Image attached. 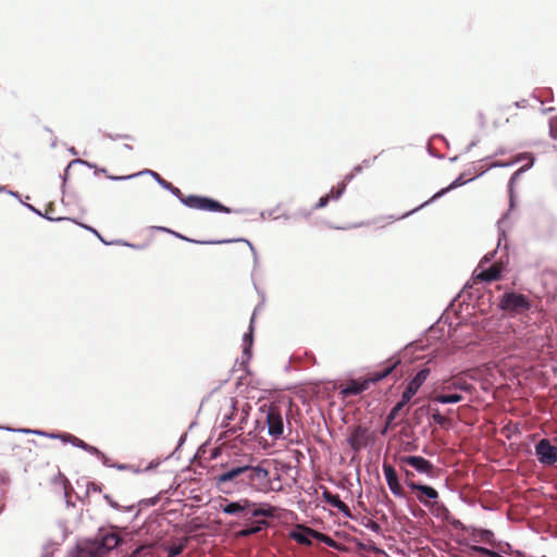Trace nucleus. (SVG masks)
I'll return each mask as SVG.
<instances>
[{
    "label": "nucleus",
    "mask_w": 557,
    "mask_h": 557,
    "mask_svg": "<svg viewBox=\"0 0 557 557\" xmlns=\"http://www.w3.org/2000/svg\"><path fill=\"white\" fill-rule=\"evenodd\" d=\"M329 201H330V196L329 195L322 196L318 200V202L314 205V209L318 210V209H322V208L326 207Z\"/></svg>",
    "instance_id": "3c124183"
},
{
    "label": "nucleus",
    "mask_w": 557,
    "mask_h": 557,
    "mask_svg": "<svg viewBox=\"0 0 557 557\" xmlns=\"http://www.w3.org/2000/svg\"><path fill=\"white\" fill-rule=\"evenodd\" d=\"M111 243H112V245H124V246L132 247V248L135 247L134 245L128 244V243H126V242H124L122 239H117V240H114V242H111Z\"/></svg>",
    "instance_id": "e2e57ef3"
},
{
    "label": "nucleus",
    "mask_w": 557,
    "mask_h": 557,
    "mask_svg": "<svg viewBox=\"0 0 557 557\" xmlns=\"http://www.w3.org/2000/svg\"><path fill=\"white\" fill-rule=\"evenodd\" d=\"M400 362L401 361L399 357H392L389 360H387V363L381 371L373 372L369 377H367L369 385L375 384L386 379Z\"/></svg>",
    "instance_id": "412c9836"
},
{
    "label": "nucleus",
    "mask_w": 557,
    "mask_h": 557,
    "mask_svg": "<svg viewBox=\"0 0 557 557\" xmlns=\"http://www.w3.org/2000/svg\"><path fill=\"white\" fill-rule=\"evenodd\" d=\"M318 535V531L305 525L297 524L294 529H292L288 533V536L304 546H311L312 539Z\"/></svg>",
    "instance_id": "dca6fc26"
},
{
    "label": "nucleus",
    "mask_w": 557,
    "mask_h": 557,
    "mask_svg": "<svg viewBox=\"0 0 557 557\" xmlns=\"http://www.w3.org/2000/svg\"><path fill=\"white\" fill-rule=\"evenodd\" d=\"M503 242H505L504 249L507 250L508 245H507V237H506L505 231L499 228L497 248L483 256V258L480 261V267H482L484 263H490L495 258V256L497 253V249L502 246Z\"/></svg>",
    "instance_id": "bb28decb"
},
{
    "label": "nucleus",
    "mask_w": 557,
    "mask_h": 557,
    "mask_svg": "<svg viewBox=\"0 0 557 557\" xmlns=\"http://www.w3.org/2000/svg\"><path fill=\"white\" fill-rule=\"evenodd\" d=\"M160 230L163 232L171 233L172 235H174L175 237H177L182 240L194 243V244H199V245H220V244H228V243H234V242H243V243H246L248 245L249 249L251 250L255 263H257V261H258V253H257L256 248L248 239H245V238L221 239V240H196V239L188 238L185 235H182V234H180L175 231H172L170 228H166V227H160Z\"/></svg>",
    "instance_id": "f8f14e48"
},
{
    "label": "nucleus",
    "mask_w": 557,
    "mask_h": 557,
    "mask_svg": "<svg viewBox=\"0 0 557 557\" xmlns=\"http://www.w3.org/2000/svg\"><path fill=\"white\" fill-rule=\"evenodd\" d=\"M322 498L336 508L338 511H341L345 517L351 518V512L347 504H345L338 494L331 493L327 488H323L322 491Z\"/></svg>",
    "instance_id": "4be33fe9"
},
{
    "label": "nucleus",
    "mask_w": 557,
    "mask_h": 557,
    "mask_svg": "<svg viewBox=\"0 0 557 557\" xmlns=\"http://www.w3.org/2000/svg\"><path fill=\"white\" fill-rule=\"evenodd\" d=\"M138 174H139V176H141V175H149V176H151L157 182V184L160 187H162L163 189L168 188L169 182L165 181L164 178H162L161 175L159 173H157L156 171H152V170H149V169H145L143 171H139Z\"/></svg>",
    "instance_id": "7c9ffc66"
},
{
    "label": "nucleus",
    "mask_w": 557,
    "mask_h": 557,
    "mask_svg": "<svg viewBox=\"0 0 557 557\" xmlns=\"http://www.w3.org/2000/svg\"><path fill=\"white\" fill-rule=\"evenodd\" d=\"M271 488L270 471L262 465H240L239 493L248 490L268 492Z\"/></svg>",
    "instance_id": "7ed1b4c3"
},
{
    "label": "nucleus",
    "mask_w": 557,
    "mask_h": 557,
    "mask_svg": "<svg viewBox=\"0 0 557 557\" xmlns=\"http://www.w3.org/2000/svg\"><path fill=\"white\" fill-rule=\"evenodd\" d=\"M104 136L111 140H117V139H133L131 135L127 134H111L106 133Z\"/></svg>",
    "instance_id": "09e8293b"
},
{
    "label": "nucleus",
    "mask_w": 557,
    "mask_h": 557,
    "mask_svg": "<svg viewBox=\"0 0 557 557\" xmlns=\"http://www.w3.org/2000/svg\"><path fill=\"white\" fill-rule=\"evenodd\" d=\"M408 488L416 493L417 499L424 507H429L433 502L438 499V492L431 485H426L412 480H405Z\"/></svg>",
    "instance_id": "6e6552de"
},
{
    "label": "nucleus",
    "mask_w": 557,
    "mask_h": 557,
    "mask_svg": "<svg viewBox=\"0 0 557 557\" xmlns=\"http://www.w3.org/2000/svg\"><path fill=\"white\" fill-rule=\"evenodd\" d=\"M515 162H503V161H496L494 162L491 168H506L512 165Z\"/></svg>",
    "instance_id": "6e6d98bb"
},
{
    "label": "nucleus",
    "mask_w": 557,
    "mask_h": 557,
    "mask_svg": "<svg viewBox=\"0 0 557 557\" xmlns=\"http://www.w3.org/2000/svg\"><path fill=\"white\" fill-rule=\"evenodd\" d=\"M479 143V139H473L466 148V151H470L473 147H475Z\"/></svg>",
    "instance_id": "69168bd1"
},
{
    "label": "nucleus",
    "mask_w": 557,
    "mask_h": 557,
    "mask_svg": "<svg viewBox=\"0 0 557 557\" xmlns=\"http://www.w3.org/2000/svg\"><path fill=\"white\" fill-rule=\"evenodd\" d=\"M20 432H23V433H33V434H37L39 436H45V437H49V435H57V433H49V432H46V431H39V430H30V429H21L18 430Z\"/></svg>",
    "instance_id": "49530a36"
},
{
    "label": "nucleus",
    "mask_w": 557,
    "mask_h": 557,
    "mask_svg": "<svg viewBox=\"0 0 557 557\" xmlns=\"http://www.w3.org/2000/svg\"><path fill=\"white\" fill-rule=\"evenodd\" d=\"M256 311L253 312L248 331L243 336V354L247 357V359L251 358V347L253 343V322H255Z\"/></svg>",
    "instance_id": "393cba45"
},
{
    "label": "nucleus",
    "mask_w": 557,
    "mask_h": 557,
    "mask_svg": "<svg viewBox=\"0 0 557 557\" xmlns=\"http://www.w3.org/2000/svg\"><path fill=\"white\" fill-rule=\"evenodd\" d=\"M364 527L375 533H380L382 530L381 525L371 519H368L367 523H364Z\"/></svg>",
    "instance_id": "c03bdc74"
},
{
    "label": "nucleus",
    "mask_w": 557,
    "mask_h": 557,
    "mask_svg": "<svg viewBox=\"0 0 557 557\" xmlns=\"http://www.w3.org/2000/svg\"><path fill=\"white\" fill-rule=\"evenodd\" d=\"M472 552H474L475 554H478L479 556H482V557H490L491 555V550L490 548L487 547H484V546H472Z\"/></svg>",
    "instance_id": "a19ab883"
},
{
    "label": "nucleus",
    "mask_w": 557,
    "mask_h": 557,
    "mask_svg": "<svg viewBox=\"0 0 557 557\" xmlns=\"http://www.w3.org/2000/svg\"><path fill=\"white\" fill-rule=\"evenodd\" d=\"M147 549L148 547L146 545H139L132 552L129 557H144Z\"/></svg>",
    "instance_id": "de8ad7c7"
},
{
    "label": "nucleus",
    "mask_w": 557,
    "mask_h": 557,
    "mask_svg": "<svg viewBox=\"0 0 557 557\" xmlns=\"http://www.w3.org/2000/svg\"><path fill=\"white\" fill-rule=\"evenodd\" d=\"M74 437V435L70 433H57V435H49V438H58L63 443H70V441Z\"/></svg>",
    "instance_id": "a18cd8bd"
},
{
    "label": "nucleus",
    "mask_w": 557,
    "mask_h": 557,
    "mask_svg": "<svg viewBox=\"0 0 557 557\" xmlns=\"http://www.w3.org/2000/svg\"><path fill=\"white\" fill-rule=\"evenodd\" d=\"M497 306L509 318H516L531 310L532 300L521 293L508 290L499 296Z\"/></svg>",
    "instance_id": "20e7f679"
},
{
    "label": "nucleus",
    "mask_w": 557,
    "mask_h": 557,
    "mask_svg": "<svg viewBox=\"0 0 557 557\" xmlns=\"http://www.w3.org/2000/svg\"><path fill=\"white\" fill-rule=\"evenodd\" d=\"M188 539L183 537L178 543H174L171 545H163V549L168 553V557H177L180 556L187 546Z\"/></svg>",
    "instance_id": "cd10ccee"
},
{
    "label": "nucleus",
    "mask_w": 557,
    "mask_h": 557,
    "mask_svg": "<svg viewBox=\"0 0 557 557\" xmlns=\"http://www.w3.org/2000/svg\"><path fill=\"white\" fill-rule=\"evenodd\" d=\"M71 166H72V165H70V163H69V164L66 165V168L64 169V173H63V175H60V177H61V178H62V181H63L62 188H64V186H65V182H66V180H67V177H69V172H70Z\"/></svg>",
    "instance_id": "4d7b16f0"
},
{
    "label": "nucleus",
    "mask_w": 557,
    "mask_h": 557,
    "mask_svg": "<svg viewBox=\"0 0 557 557\" xmlns=\"http://www.w3.org/2000/svg\"><path fill=\"white\" fill-rule=\"evenodd\" d=\"M549 136L557 140V116H553L548 121Z\"/></svg>",
    "instance_id": "58836bf2"
},
{
    "label": "nucleus",
    "mask_w": 557,
    "mask_h": 557,
    "mask_svg": "<svg viewBox=\"0 0 557 557\" xmlns=\"http://www.w3.org/2000/svg\"><path fill=\"white\" fill-rule=\"evenodd\" d=\"M533 164V161L531 162V164L529 165H524L522 168H520L518 171H516L510 180H509V208L510 210L515 207V198H513V184H515V181L519 177V175L521 173H523L524 171L529 170Z\"/></svg>",
    "instance_id": "c85d7f7f"
},
{
    "label": "nucleus",
    "mask_w": 557,
    "mask_h": 557,
    "mask_svg": "<svg viewBox=\"0 0 557 557\" xmlns=\"http://www.w3.org/2000/svg\"><path fill=\"white\" fill-rule=\"evenodd\" d=\"M98 458L101 459L102 465L106 466V467L116 468V469H120V470L125 468L124 465H113V463H110L109 458L102 451H101V455L98 456Z\"/></svg>",
    "instance_id": "79ce46f5"
},
{
    "label": "nucleus",
    "mask_w": 557,
    "mask_h": 557,
    "mask_svg": "<svg viewBox=\"0 0 557 557\" xmlns=\"http://www.w3.org/2000/svg\"><path fill=\"white\" fill-rule=\"evenodd\" d=\"M220 510L227 516L240 518L243 528L237 531V537H249L270 527L269 518L276 517V509L269 503H255L248 498L238 500L224 499Z\"/></svg>",
    "instance_id": "f257e3e1"
},
{
    "label": "nucleus",
    "mask_w": 557,
    "mask_h": 557,
    "mask_svg": "<svg viewBox=\"0 0 557 557\" xmlns=\"http://www.w3.org/2000/svg\"><path fill=\"white\" fill-rule=\"evenodd\" d=\"M433 404L430 400V404L423 405L417 409L418 412H425L429 414L430 419L443 429H448L451 425V420L445 416H443L438 408L433 407Z\"/></svg>",
    "instance_id": "6ab92c4d"
},
{
    "label": "nucleus",
    "mask_w": 557,
    "mask_h": 557,
    "mask_svg": "<svg viewBox=\"0 0 557 557\" xmlns=\"http://www.w3.org/2000/svg\"><path fill=\"white\" fill-rule=\"evenodd\" d=\"M74 164H82L89 169H96V166H97L95 163H91V162L83 160V159H74L70 162V165H74Z\"/></svg>",
    "instance_id": "8fccbe9b"
},
{
    "label": "nucleus",
    "mask_w": 557,
    "mask_h": 557,
    "mask_svg": "<svg viewBox=\"0 0 557 557\" xmlns=\"http://www.w3.org/2000/svg\"><path fill=\"white\" fill-rule=\"evenodd\" d=\"M314 539L327 545L329 547H336L335 541L331 539L329 535L318 532V535H315Z\"/></svg>",
    "instance_id": "e433bc0d"
},
{
    "label": "nucleus",
    "mask_w": 557,
    "mask_h": 557,
    "mask_svg": "<svg viewBox=\"0 0 557 557\" xmlns=\"http://www.w3.org/2000/svg\"><path fill=\"white\" fill-rule=\"evenodd\" d=\"M473 178H470V180H465L463 178V175H459L458 177H456L447 187L445 188H442L441 190L436 191L429 200H426L425 202H423L421 206H419L418 208L413 209L412 211H410L409 213L403 215V218L405 216H408L409 214L420 210L421 208L430 205L431 202L435 201L436 199L443 197L444 195H446L448 191L453 190V189H456L460 186H463L465 184H467L468 182H471Z\"/></svg>",
    "instance_id": "a211bd4d"
},
{
    "label": "nucleus",
    "mask_w": 557,
    "mask_h": 557,
    "mask_svg": "<svg viewBox=\"0 0 557 557\" xmlns=\"http://www.w3.org/2000/svg\"><path fill=\"white\" fill-rule=\"evenodd\" d=\"M370 387L367 379L349 381L342 389L344 396H357Z\"/></svg>",
    "instance_id": "5701e85b"
},
{
    "label": "nucleus",
    "mask_w": 557,
    "mask_h": 557,
    "mask_svg": "<svg viewBox=\"0 0 557 557\" xmlns=\"http://www.w3.org/2000/svg\"><path fill=\"white\" fill-rule=\"evenodd\" d=\"M330 199L337 200L342 197V191L335 190L334 188L330 191Z\"/></svg>",
    "instance_id": "13d9d810"
},
{
    "label": "nucleus",
    "mask_w": 557,
    "mask_h": 557,
    "mask_svg": "<svg viewBox=\"0 0 557 557\" xmlns=\"http://www.w3.org/2000/svg\"><path fill=\"white\" fill-rule=\"evenodd\" d=\"M355 177V173L351 171V173H348L345 175L343 182H345L346 184H348L349 182H351Z\"/></svg>",
    "instance_id": "0e129e2a"
},
{
    "label": "nucleus",
    "mask_w": 557,
    "mask_h": 557,
    "mask_svg": "<svg viewBox=\"0 0 557 557\" xmlns=\"http://www.w3.org/2000/svg\"><path fill=\"white\" fill-rule=\"evenodd\" d=\"M200 197L199 195H188L181 199V203L187 208L197 209L200 205Z\"/></svg>",
    "instance_id": "72a5a7b5"
},
{
    "label": "nucleus",
    "mask_w": 557,
    "mask_h": 557,
    "mask_svg": "<svg viewBox=\"0 0 557 557\" xmlns=\"http://www.w3.org/2000/svg\"><path fill=\"white\" fill-rule=\"evenodd\" d=\"M408 403H406L405 400H403L400 398L399 401H397L394 407L391 409V411L387 413L386 416V420L388 422H394V420L397 418V416L399 414V412L404 409V407L407 405Z\"/></svg>",
    "instance_id": "473e14b6"
},
{
    "label": "nucleus",
    "mask_w": 557,
    "mask_h": 557,
    "mask_svg": "<svg viewBox=\"0 0 557 557\" xmlns=\"http://www.w3.org/2000/svg\"><path fill=\"white\" fill-rule=\"evenodd\" d=\"M401 465L412 467L418 473L425 474L430 479L437 475L436 467L426 458L418 455L401 456L399 459Z\"/></svg>",
    "instance_id": "1a4fd4ad"
},
{
    "label": "nucleus",
    "mask_w": 557,
    "mask_h": 557,
    "mask_svg": "<svg viewBox=\"0 0 557 557\" xmlns=\"http://www.w3.org/2000/svg\"><path fill=\"white\" fill-rule=\"evenodd\" d=\"M265 426V419L264 416L261 413L260 418H257L255 420V429L252 431L248 432V435L251 437H257L260 432L264 430Z\"/></svg>",
    "instance_id": "f704fd0d"
},
{
    "label": "nucleus",
    "mask_w": 557,
    "mask_h": 557,
    "mask_svg": "<svg viewBox=\"0 0 557 557\" xmlns=\"http://www.w3.org/2000/svg\"><path fill=\"white\" fill-rule=\"evenodd\" d=\"M392 425V422H388L386 419H385V423H384V426L381 429L380 433L382 435H386L388 433V430Z\"/></svg>",
    "instance_id": "052dcab7"
},
{
    "label": "nucleus",
    "mask_w": 557,
    "mask_h": 557,
    "mask_svg": "<svg viewBox=\"0 0 557 557\" xmlns=\"http://www.w3.org/2000/svg\"><path fill=\"white\" fill-rule=\"evenodd\" d=\"M260 411L264 416L268 434L274 440L283 437L284 419L281 408L273 404L263 405Z\"/></svg>",
    "instance_id": "39448f33"
},
{
    "label": "nucleus",
    "mask_w": 557,
    "mask_h": 557,
    "mask_svg": "<svg viewBox=\"0 0 557 557\" xmlns=\"http://www.w3.org/2000/svg\"><path fill=\"white\" fill-rule=\"evenodd\" d=\"M139 174L138 172L137 173H133V174H128V175H107V177L112 181V182H124V181H129V180H133L135 177H138Z\"/></svg>",
    "instance_id": "c9c22d12"
},
{
    "label": "nucleus",
    "mask_w": 557,
    "mask_h": 557,
    "mask_svg": "<svg viewBox=\"0 0 557 557\" xmlns=\"http://www.w3.org/2000/svg\"><path fill=\"white\" fill-rule=\"evenodd\" d=\"M447 381L453 386V389H455L456 392H459V393H461V392L471 393L474 389L473 385H471L470 383H468L466 380H463L461 377L447 379Z\"/></svg>",
    "instance_id": "c756f323"
},
{
    "label": "nucleus",
    "mask_w": 557,
    "mask_h": 557,
    "mask_svg": "<svg viewBox=\"0 0 557 557\" xmlns=\"http://www.w3.org/2000/svg\"><path fill=\"white\" fill-rule=\"evenodd\" d=\"M215 487L223 494L239 493L240 465L225 469L214 476Z\"/></svg>",
    "instance_id": "423d86ee"
},
{
    "label": "nucleus",
    "mask_w": 557,
    "mask_h": 557,
    "mask_svg": "<svg viewBox=\"0 0 557 557\" xmlns=\"http://www.w3.org/2000/svg\"><path fill=\"white\" fill-rule=\"evenodd\" d=\"M534 454L543 466H553L557 462V446L547 438H542L535 444Z\"/></svg>",
    "instance_id": "9d476101"
},
{
    "label": "nucleus",
    "mask_w": 557,
    "mask_h": 557,
    "mask_svg": "<svg viewBox=\"0 0 557 557\" xmlns=\"http://www.w3.org/2000/svg\"><path fill=\"white\" fill-rule=\"evenodd\" d=\"M115 525L100 527L94 537L85 539V544L94 552L96 557H106L112 550L125 543Z\"/></svg>",
    "instance_id": "f03ea898"
},
{
    "label": "nucleus",
    "mask_w": 557,
    "mask_h": 557,
    "mask_svg": "<svg viewBox=\"0 0 557 557\" xmlns=\"http://www.w3.org/2000/svg\"><path fill=\"white\" fill-rule=\"evenodd\" d=\"M104 499H107L108 504L113 508V509H119V504L113 500L109 495H104Z\"/></svg>",
    "instance_id": "bf43d9fd"
},
{
    "label": "nucleus",
    "mask_w": 557,
    "mask_h": 557,
    "mask_svg": "<svg viewBox=\"0 0 557 557\" xmlns=\"http://www.w3.org/2000/svg\"><path fill=\"white\" fill-rule=\"evenodd\" d=\"M79 225H81L83 228H85V230H87V231L91 232V233H92L97 238H99V240H100L102 244H104V245H107V246L112 245V243L107 242V240L101 236V234H100L96 228H94V227H91V226H89V225H86V224H81V223H79Z\"/></svg>",
    "instance_id": "ea45409f"
},
{
    "label": "nucleus",
    "mask_w": 557,
    "mask_h": 557,
    "mask_svg": "<svg viewBox=\"0 0 557 557\" xmlns=\"http://www.w3.org/2000/svg\"><path fill=\"white\" fill-rule=\"evenodd\" d=\"M471 536L475 542L481 541L490 545H493L495 541L494 532L484 528L472 527Z\"/></svg>",
    "instance_id": "b1692460"
},
{
    "label": "nucleus",
    "mask_w": 557,
    "mask_h": 557,
    "mask_svg": "<svg viewBox=\"0 0 557 557\" xmlns=\"http://www.w3.org/2000/svg\"><path fill=\"white\" fill-rule=\"evenodd\" d=\"M165 190L170 191L174 197H176L180 201L181 199H183L185 196L182 194V191L180 190V188L175 187L174 185H172L170 182H169V185H168V188H164Z\"/></svg>",
    "instance_id": "37998d69"
},
{
    "label": "nucleus",
    "mask_w": 557,
    "mask_h": 557,
    "mask_svg": "<svg viewBox=\"0 0 557 557\" xmlns=\"http://www.w3.org/2000/svg\"><path fill=\"white\" fill-rule=\"evenodd\" d=\"M231 412L230 413H226L224 417H223V420L221 422V428L225 429V431H227L228 428H231V421L235 420L238 416V411L236 410L235 408V401L232 400V407H231Z\"/></svg>",
    "instance_id": "2f4dec72"
},
{
    "label": "nucleus",
    "mask_w": 557,
    "mask_h": 557,
    "mask_svg": "<svg viewBox=\"0 0 557 557\" xmlns=\"http://www.w3.org/2000/svg\"><path fill=\"white\" fill-rule=\"evenodd\" d=\"M237 417H238V421L234 425L228 428L227 431H225L226 435H228V436L236 435L238 431H242L244 429V425L248 421L249 413L245 408H243L240 410V412H238Z\"/></svg>",
    "instance_id": "a878e982"
},
{
    "label": "nucleus",
    "mask_w": 557,
    "mask_h": 557,
    "mask_svg": "<svg viewBox=\"0 0 557 557\" xmlns=\"http://www.w3.org/2000/svg\"><path fill=\"white\" fill-rule=\"evenodd\" d=\"M383 473L386 480V483L388 485L389 491L395 497L398 498H405L406 494L404 488L401 487L400 480L398 478V474L395 470V468L387 462H384L383 466Z\"/></svg>",
    "instance_id": "4468645a"
},
{
    "label": "nucleus",
    "mask_w": 557,
    "mask_h": 557,
    "mask_svg": "<svg viewBox=\"0 0 557 557\" xmlns=\"http://www.w3.org/2000/svg\"><path fill=\"white\" fill-rule=\"evenodd\" d=\"M44 219L48 220V221H53V222H59V221H63V220H70L69 218H51L50 215H47V214H44L42 216Z\"/></svg>",
    "instance_id": "680f3d73"
},
{
    "label": "nucleus",
    "mask_w": 557,
    "mask_h": 557,
    "mask_svg": "<svg viewBox=\"0 0 557 557\" xmlns=\"http://www.w3.org/2000/svg\"><path fill=\"white\" fill-rule=\"evenodd\" d=\"M362 170H363V165H362V164H358V165L354 166L352 172H354V173H355V175H356V174L361 173V172H362Z\"/></svg>",
    "instance_id": "774afa93"
},
{
    "label": "nucleus",
    "mask_w": 557,
    "mask_h": 557,
    "mask_svg": "<svg viewBox=\"0 0 557 557\" xmlns=\"http://www.w3.org/2000/svg\"><path fill=\"white\" fill-rule=\"evenodd\" d=\"M84 450L89 453V454H91V455H94V456H97V457L101 455V450L100 449H98L96 446H92V445H89V444L86 445V449H84Z\"/></svg>",
    "instance_id": "864d4df0"
},
{
    "label": "nucleus",
    "mask_w": 557,
    "mask_h": 557,
    "mask_svg": "<svg viewBox=\"0 0 557 557\" xmlns=\"http://www.w3.org/2000/svg\"><path fill=\"white\" fill-rule=\"evenodd\" d=\"M369 440H370V434H369L368 429L362 425H357L352 430L347 442L352 450L358 451L366 445V443Z\"/></svg>",
    "instance_id": "aec40b11"
},
{
    "label": "nucleus",
    "mask_w": 557,
    "mask_h": 557,
    "mask_svg": "<svg viewBox=\"0 0 557 557\" xmlns=\"http://www.w3.org/2000/svg\"><path fill=\"white\" fill-rule=\"evenodd\" d=\"M428 508L434 517L451 524L456 530L465 529L462 522L451 516L445 504L435 500Z\"/></svg>",
    "instance_id": "2eb2a0df"
},
{
    "label": "nucleus",
    "mask_w": 557,
    "mask_h": 557,
    "mask_svg": "<svg viewBox=\"0 0 557 557\" xmlns=\"http://www.w3.org/2000/svg\"><path fill=\"white\" fill-rule=\"evenodd\" d=\"M465 399L463 395L459 392L453 389L450 383L446 380H443L434 389L433 394L430 396V400L432 403L441 404V405H450L458 404Z\"/></svg>",
    "instance_id": "0eeeda50"
},
{
    "label": "nucleus",
    "mask_w": 557,
    "mask_h": 557,
    "mask_svg": "<svg viewBox=\"0 0 557 557\" xmlns=\"http://www.w3.org/2000/svg\"><path fill=\"white\" fill-rule=\"evenodd\" d=\"M22 205L25 206L29 211H32L36 215L44 216V213L40 210H38L36 207H34L33 205L26 203V202H22Z\"/></svg>",
    "instance_id": "5fc2aeb1"
},
{
    "label": "nucleus",
    "mask_w": 557,
    "mask_h": 557,
    "mask_svg": "<svg viewBox=\"0 0 557 557\" xmlns=\"http://www.w3.org/2000/svg\"><path fill=\"white\" fill-rule=\"evenodd\" d=\"M430 374L429 368L420 369L414 376L408 382L405 391L401 394V399L409 403L417 394L419 388L423 385Z\"/></svg>",
    "instance_id": "ddd939ff"
},
{
    "label": "nucleus",
    "mask_w": 557,
    "mask_h": 557,
    "mask_svg": "<svg viewBox=\"0 0 557 557\" xmlns=\"http://www.w3.org/2000/svg\"><path fill=\"white\" fill-rule=\"evenodd\" d=\"M508 263V255L505 252L499 257L494 263H492L488 268L482 269L476 277L482 282H494L498 281L502 277L503 272L506 269Z\"/></svg>",
    "instance_id": "9b49d317"
},
{
    "label": "nucleus",
    "mask_w": 557,
    "mask_h": 557,
    "mask_svg": "<svg viewBox=\"0 0 557 557\" xmlns=\"http://www.w3.org/2000/svg\"><path fill=\"white\" fill-rule=\"evenodd\" d=\"M314 539L327 545L329 547H336L335 541L331 539L329 535L318 532V535H315Z\"/></svg>",
    "instance_id": "4c0bfd02"
},
{
    "label": "nucleus",
    "mask_w": 557,
    "mask_h": 557,
    "mask_svg": "<svg viewBox=\"0 0 557 557\" xmlns=\"http://www.w3.org/2000/svg\"><path fill=\"white\" fill-rule=\"evenodd\" d=\"M403 471H404L405 476H406L405 480H411V478L413 476V472L408 470V469H403Z\"/></svg>",
    "instance_id": "338daca9"
},
{
    "label": "nucleus",
    "mask_w": 557,
    "mask_h": 557,
    "mask_svg": "<svg viewBox=\"0 0 557 557\" xmlns=\"http://www.w3.org/2000/svg\"><path fill=\"white\" fill-rule=\"evenodd\" d=\"M70 444L73 445L74 447H77V448H81V449H86V445L87 443L84 442L83 440L74 436L71 441H70Z\"/></svg>",
    "instance_id": "603ef678"
},
{
    "label": "nucleus",
    "mask_w": 557,
    "mask_h": 557,
    "mask_svg": "<svg viewBox=\"0 0 557 557\" xmlns=\"http://www.w3.org/2000/svg\"><path fill=\"white\" fill-rule=\"evenodd\" d=\"M197 210L201 211H209V212H221V213H243L245 210H235L232 208H228L221 203L220 201L208 197V196H201L200 197V205L198 206Z\"/></svg>",
    "instance_id": "f3484780"
}]
</instances>
